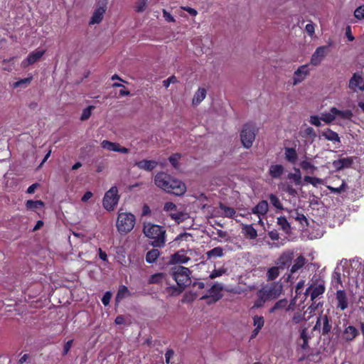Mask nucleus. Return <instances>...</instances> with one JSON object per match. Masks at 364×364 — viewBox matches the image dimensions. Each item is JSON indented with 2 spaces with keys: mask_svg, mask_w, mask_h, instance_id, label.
Masks as SVG:
<instances>
[{
  "mask_svg": "<svg viewBox=\"0 0 364 364\" xmlns=\"http://www.w3.org/2000/svg\"><path fill=\"white\" fill-rule=\"evenodd\" d=\"M171 275L177 283V287H168L167 293L171 296L178 295L185 287L191 284L190 271L186 267L178 266L171 269Z\"/></svg>",
  "mask_w": 364,
  "mask_h": 364,
  "instance_id": "1",
  "label": "nucleus"
},
{
  "mask_svg": "<svg viewBox=\"0 0 364 364\" xmlns=\"http://www.w3.org/2000/svg\"><path fill=\"white\" fill-rule=\"evenodd\" d=\"M144 235L152 240L151 245L154 247H163L166 242V231L163 227L152 223H146L144 225Z\"/></svg>",
  "mask_w": 364,
  "mask_h": 364,
  "instance_id": "2",
  "label": "nucleus"
},
{
  "mask_svg": "<svg viewBox=\"0 0 364 364\" xmlns=\"http://www.w3.org/2000/svg\"><path fill=\"white\" fill-rule=\"evenodd\" d=\"M135 216L131 213L119 212L116 227L121 234H127L131 232L135 225Z\"/></svg>",
  "mask_w": 364,
  "mask_h": 364,
  "instance_id": "3",
  "label": "nucleus"
},
{
  "mask_svg": "<svg viewBox=\"0 0 364 364\" xmlns=\"http://www.w3.org/2000/svg\"><path fill=\"white\" fill-rule=\"evenodd\" d=\"M120 196L117 186H112L106 193L102 199L103 208L110 212L113 211L117 207Z\"/></svg>",
  "mask_w": 364,
  "mask_h": 364,
  "instance_id": "4",
  "label": "nucleus"
},
{
  "mask_svg": "<svg viewBox=\"0 0 364 364\" xmlns=\"http://www.w3.org/2000/svg\"><path fill=\"white\" fill-rule=\"evenodd\" d=\"M283 287L280 283H272L259 289L267 300L278 298L282 292Z\"/></svg>",
  "mask_w": 364,
  "mask_h": 364,
  "instance_id": "5",
  "label": "nucleus"
},
{
  "mask_svg": "<svg viewBox=\"0 0 364 364\" xmlns=\"http://www.w3.org/2000/svg\"><path fill=\"white\" fill-rule=\"evenodd\" d=\"M255 136L256 130L255 127L249 124L245 125L240 134L242 145L247 149L251 147L255 139Z\"/></svg>",
  "mask_w": 364,
  "mask_h": 364,
  "instance_id": "6",
  "label": "nucleus"
},
{
  "mask_svg": "<svg viewBox=\"0 0 364 364\" xmlns=\"http://www.w3.org/2000/svg\"><path fill=\"white\" fill-rule=\"evenodd\" d=\"M195 255H196V252L193 250H181L171 255L170 262L173 264H186Z\"/></svg>",
  "mask_w": 364,
  "mask_h": 364,
  "instance_id": "7",
  "label": "nucleus"
},
{
  "mask_svg": "<svg viewBox=\"0 0 364 364\" xmlns=\"http://www.w3.org/2000/svg\"><path fill=\"white\" fill-rule=\"evenodd\" d=\"M328 53V46H322L318 47L311 57L310 64L314 66L320 65L321 62L324 60V58L327 56Z\"/></svg>",
  "mask_w": 364,
  "mask_h": 364,
  "instance_id": "8",
  "label": "nucleus"
},
{
  "mask_svg": "<svg viewBox=\"0 0 364 364\" xmlns=\"http://www.w3.org/2000/svg\"><path fill=\"white\" fill-rule=\"evenodd\" d=\"M310 73L308 65H302L299 66L294 73L292 78L293 85H297L301 83L307 77Z\"/></svg>",
  "mask_w": 364,
  "mask_h": 364,
  "instance_id": "9",
  "label": "nucleus"
},
{
  "mask_svg": "<svg viewBox=\"0 0 364 364\" xmlns=\"http://www.w3.org/2000/svg\"><path fill=\"white\" fill-rule=\"evenodd\" d=\"M186 191V186L182 181L171 178L168 185V193H173L176 196H182Z\"/></svg>",
  "mask_w": 364,
  "mask_h": 364,
  "instance_id": "10",
  "label": "nucleus"
},
{
  "mask_svg": "<svg viewBox=\"0 0 364 364\" xmlns=\"http://www.w3.org/2000/svg\"><path fill=\"white\" fill-rule=\"evenodd\" d=\"M325 291L324 282L318 280L316 283H314L307 288L306 294H310L311 300L315 299L319 295L323 294Z\"/></svg>",
  "mask_w": 364,
  "mask_h": 364,
  "instance_id": "11",
  "label": "nucleus"
},
{
  "mask_svg": "<svg viewBox=\"0 0 364 364\" xmlns=\"http://www.w3.org/2000/svg\"><path fill=\"white\" fill-rule=\"evenodd\" d=\"M295 302L294 300H291L290 303L287 299H282L277 301L274 306L269 309L270 314H274L281 311H289L293 308Z\"/></svg>",
  "mask_w": 364,
  "mask_h": 364,
  "instance_id": "12",
  "label": "nucleus"
},
{
  "mask_svg": "<svg viewBox=\"0 0 364 364\" xmlns=\"http://www.w3.org/2000/svg\"><path fill=\"white\" fill-rule=\"evenodd\" d=\"M171 177L164 172L158 173L154 178V183L157 187L166 192L168 190L169 182Z\"/></svg>",
  "mask_w": 364,
  "mask_h": 364,
  "instance_id": "13",
  "label": "nucleus"
},
{
  "mask_svg": "<svg viewBox=\"0 0 364 364\" xmlns=\"http://www.w3.org/2000/svg\"><path fill=\"white\" fill-rule=\"evenodd\" d=\"M44 53V50H36L30 53L27 58L22 61L21 66L23 68H26L30 65H33V63L38 62L42 58Z\"/></svg>",
  "mask_w": 364,
  "mask_h": 364,
  "instance_id": "14",
  "label": "nucleus"
},
{
  "mask_svg": "<svg viewBox=\"0 0 364 364\" xmlns=\"http://www.w3.org/2000/svg\"><path fill=\"white\" fill-rule=\"evenodd\" d=\"M101 146L104 149L110 151L119 152L122 154H127L129 152L128 149L121 146L118 143L112 142L108 140H103L101 142Z\"/></svg>",
  "mask_w": 364,
  "mask_h": 364,
  "instance_id": "15",
  "label": "nucleus"
},
{
  "mask_svg": "<svg viewBox=\"0 0 364 364\" xmlns=\"http://www.w3.org/2000/svg\"><path fill=\"white\" fill-rule=\"evenodd\" d=\"M106 10H107V6L105 4H103L102 6H99L98 7H97L95 9V11L90 19L89 24L95 25V24L100 23L103 19V17H104Z\"/></svg>",
  "mask_w": 364,
  "mask_h": 364,
  "instance_id": "16",
  "label": "nucleus"
},
{
  "mask_svg": "<svg viewBox=\"0 0 364 364\" xmlns=\"http://www.w3.org/2000/svg\"><path fill=\"white\" fill-rule=\"evenodd\" d=\"M293 257V251L287 250L284 252L277 259L276 264L279 266V267H281V269H284L285 267L289 266V264L291 262Z\"/></svg>",
  "mask_w": 364,
  "mask_h": 364,
  "instance_id": "17",
  "label": "nucleus"
},
{
  "mask_svg": "<svg viewBox=\"0 0 364 364\" xmlns=\"http://www.w3.org/2000/svg\"><path fill=\"white\" fill-rule=\"evenodd\" d=\"M268 209L269 205L267 201L262 200L252 210V213L258 216L259 223H263L262 217L264 216L267 214Z\"/></svg>",
  "mask_w": 364,
  "mask_h": 364,
  "instance_id": "18",
  "label": "nucleus"
},
{
  "mask_svg": "<svg viewBox=\"0 0 364 364\" xmlns=\"http://www.w3.org/2000/svg\"><path fill=\"white\" fill-rule=\"evenodd\" d=\"M349 88L356 92L357 90L364 91V80L361 75L355 73L349 81Z\"/></svg>",
  "mask_w": 364,
  "mask_h": 364,
  "instance_id": "19",
  "label": "nucleus"
},
{
  "mask_svg": "<svg viewBox=\"0 0 364 364\" xmlns=\"http://www.w3.org/2000/svg\"><path fill=\"white\" fill-rule=\"evenodd\" d=\"M235 215V210L230 207H228L223 204H220L219 207L215 210V216H223L232 218Z\"/></svg>",
  "mask_w": 364,
  "mask_h": 364,
  "instance_id": "20",
  "label": "nucleus"
},
{
  "mask_svg": "<svg viewBox=\"0 0 364 364\" xmlns=\"http://www.w3.org/2000/svg\"><path fill=\"white\" fill-rule=\"evenodd\" d=\"M289 218L294 219L299 224H301L303 227L305 225H308V220L306 216L298 209H294L289 211Z\"/></svg>",
  "mask_w": 364,
  "mask_h": 364,
  "instance_id": "21",
  "label": "nucleus"
},
{
  "mask_svg": "<svg viewBox=\"0 0 364 364\" xmlns=\"http://www.w3.org/2000/svg\"><path fill=\"white\" fill-rule=\"evenodd\" d=\"M300 167L307 173L313 174L317 171L318 168L307 158L305 157L299 163Z\"/></svg>",
  "mask_w": 364,
  "mask_h": 364,
  "instance_id": "22",
  "label": "nucleus"
},
{
  "mask_svg": "<svg viewBox=\"0 0 364 364\" xmlns=\"http://www.w3.org/2000/svg\"><path fill=\"white\" fill-rule=\"evenodd\" d=\"M268 172L272 178H280L284 172V167L281 164H272Z\"/></svg>",
  "mask_w": 364,
  "mask_h": 364,
  "instance_id": "23",
  "label": "nucleus"
},
{
  "mask_svg": "<svg viewBox=\"0 0 364 364\" xmlns=\"http://www.w3.org/2000/svg\"><path fill=\"white\" fill-rule=\"evenodd\" d=\"M158 163L154 160H141L135 164V165L142 170L151 171L155 168Z\"/></svg>",
  "mask_w": 364,
  "mask_h": 364,
  "instance_id": "24",
  "label": "nucleus"
},
{
  "mask_svg": "<svg viewBox=\"0 0 364 364\" xmlns=\"http://www.w3.org/2000/svg\"><path fill=\"white\" fill-rule=\"evenodd\" d=\"M333 112L336 113V118L338 123L341 120H350L353 117V112L350 109H338L335 107Z\"/></svg>",
  "mask_w": 364,
  "mask_h": 364,
  "instance_id": "25",
  "label": "nucleus"
},
{
  "mask_svg": "<svg viewBox=\"0 0 364 364\" xmlns=\"http://www.w3.org/2000/svg\"><path fill=\"white\" fill-rule=\"evenodd\" d=\"M321 136L324 137L326 140L333 143H340L341 141L338 134L331 129H326L323 130L321 132Z\"/></svg>",
  "mask_w": 364,
  "mask_h": 364,
  "instance_id": "26",
  "label": "nucleus"
},
{
  "mask_svg": "<svg viewBox=\"0 0 364 364\" xmlns=\"http://www.w3.org/2000/svg\"><path fill=\"white\" fill-rule=\"evenodd\" d=\"M353 163V159L351 158H342L338 160H335L333 162V166L337 170H341L343 168L350 167Z\"/></svg>",
  "mask_w": 364,
  "mask_h": 364,
  "instance_id": "27",
  "label": "nucleus"
},
{
  "mask_svg": "<svg viewBox=\"0 0 364 364\" xmlns=\"http://www.w3.org/2000/svg\"><path fill=\"white\" fill-rule=\"evenodd\" d=\"M294 173H289L287 178L291 181L295 186H300L301 184V171L298 168H294Z\"/></svg>",
  "mask_w": 364,
  "mask_h": 364,
  "instance_id": "28",
  "label": "nucleus"
},
{
  "mask_svg": "<svg viewBox=\"0 0 364 364\" xmlns=\"http://www.w3.org/2000/svg\"><path fill=\"white\" fill-rule=\"evenodd\" d=\"M336 299L338 301V307L341 310H344L348 307L347 297L344 291H337Z\"/></svg>",
  "mask_w": 364,
  "mask_h": 364,
  "instance_id": "29",
  "label": "nucleus"
},
{
  "mask_svg": "<svg viewBox=\"0 0 364 364\" xmlns=\"http://www.w3.org/2000/svg\"><path fill=\"white\" fill-rule=\"evenodd\" d=\"M335 110V107H331L329 111L324 112L321 113V119L322 121L326 124H331L333 122L336 121V113L333 112Z\"/></svg>",
  "mask_w": 364,
  "mask_h": 364,
  "instance_id": "30",
  "label": "nucleus"
},
{
  "mask_svg": "<svg viewBox=\"0 0 364 364\" xmlns=\"http://www.w3.org/2000/svg\"><path fill=\"white\" fill-rule=\"evenodd\" d=\"M206 97V90L205 88H199L194 94L192 104L195 106L198 105Z\"/></svg>",
  "mask_w": 364,
  "mask_h": 364,
  "instance_id": "31",
  "label": "nucleus"
},
{
  "mask_svg": "<svg viewBox=\"0 0 364 364\" xmlns=\"http://www.w3.org/2000/svg\"><path fill=\"white\" fill-rule=\"evenodd\" d=\"M264 324V317L262 316H255L253 317V325L255 326V330L252 332V337L257 335L259 331L263 327Z\"/></svg>",
  "mask_w": 364,
  "mask_h": 364,
  "instance_id": "32",
  "label": "nucleus"
},
{
  "mask_svg": "<svg viewBox=\"0 0 364 364\" xmlns=\"http://www.w3.org/2000/svg\"><path fill=\"white\" fill-rule=\"evenodd\" d=\"M242 233L250 239H255L257 236V230L250 225H244L242 228Z\"/></svg>",
  "mask_w": 364,
  "mask_h": 364,
  "instance_id": "33",
  "label": "nucleus"
},
{
  "mask_svg": "<svg viewBox=\"0 0 364 364\" xmlns=\"http://www.w3.org/2000/svg\"><path fill=\"white\" fill-rule=\"evenodd\" d=\"M306 263V259L304 256H299L294 262L290 272L291 274L296 272L299 269H300Z\"/></svg>",
  "mask_w": 364,
  "mask_h": 364,
  "instance_id": "34",
  "label": "nucleus"
},
{
  "mask_svg": "<svg viewBox=\"0 0 364 364\" xmlns=\"http://www.w3.org/2000/svg\"><path fill=\"white\" fill-rule=\"evenodd\" d=\"M170 217L177 223H181L188 218V213L182 211H176V213H171Z\"/></svg>",
  "mask_w": 364,
  "mask_h": 364,
  "instance_id": "35",
  "label": "nucleus"
},
{
  "mask_svg": "<svg viewBox=\"0 0 364 364\" xmlns=\"http://www.w3.org/2000/svg\"><path fill=\"white\" fill-rule=\"evenodd\" d=\"M285 159L291 164H295L297 159V153L294 148L285 149Z\"/></svg>",
  "mask_w": 364,
  "mask_h": 364,
  "instance_id": "36",
  "label": "nucleus"
},
{
  "mask_svg": "<svg viewBox=\"0 0 364 364\" xmlns=\"http://www.w3.org/2000/svg\"><path fill=\"white\" fill-rule=\"evenodd\" d=\"M358 333L357 329L353 326L347 327L343 333V338L346 341H352Z\"/></svg>",
  "mask_w": 364,
  "mask_h": 364,
  "instance_id": "37",
  "label": "nucleus"
},
{
  "mask_svg": "<svg viewBox=\"0 0 364 364\" xmlns=\"http://www.w3.org/2000/svg\"><path fill=\"white\" fill-rule=\"evenodd\" d=\"M222 289L223 287L218 284L213 286L210 289V299L213 301H216L221 298L220 291Z\"/></svg>",
  "mask_w": 364,
  "mask_h": 364,
  "instance_id": "38",
  "label": "nucleus"
},
{
  "mask_svg": "<svg viewBox=\"0 0 364 364\" xmlns=\"http://www.w3.org/2000/svg\"><path fill=\"white\" fill-rule=\"evenodd\" d=\"M44 206V203L42 200H28L26 202V208L28 210H36Z\"/></svg>",
  "mask_w": 364,
  "mask_h": 364,
  "instance_id": "39",
  "label": "nucleus"
},
{
  "mask_svg": "<svg viewBox=\"0 0 364 364\" xmlns=\"http://www.w3.org/2000/svg\"><path fill=\"white\" fill-rule=\"evenodd\" d=\"M304 181L307 183L311 184L314 187H318L319 185L323 184V179L310 176H305Z\"/></svg>",
  "mask_w": 364,
  "mask_h": 364,
  "instance_id": "40",
  "label": "nucleus"
},
{
  "mask_svg": "<svg viewBox=\"0 0 364 364\" xmlns=\"http://www.w3.org/2000/svg\"><path fill=\"white\" fill-rule=\"evenodd\" d=\"M149 0H137L135 3L134 10L137 13L144 12L148 7Z\"/></svg>",
  "mask_w": 364,
  "mask_h": 364,
  "instance_id": "41",
  "label": "nucleus"
},
{
  "mask_svg": "<svg viewBox=\"0 0 364 364\" xmlns=\"http://www.w3.org/2000/svg\"><path fill=\"white\" fill-rule=\"evenodd\" d=\"M160 252L157 249H152L149 251L146 256V260L148 263H153L159 257Z\"/></svg>",
  "mask_w": 364,
  "mask_h": 364,
  "instance_id": "42",
  "label": "nucleus"
},
{
  "mask_svg": "<svg viewBox=\"0 0 364 364\" xmlns=\"http://www.w3.org/2000/svg\"><path fill=\"white\" fill-rule=\"evenodd\" d=\"M208 258L220 257L223 255V249L220 247H216L207 252Z\"/></svg>",
  "mask_w": 364,
  "mask_h": 364,
  "instance_id": "43",
  "label": "nucleus"
},
{
  "mask_svg": "<svg viewBox=\"0 0 364 364\" xmlns=\"http://www.w3.org/2000/svg\"><path fill=\"white\" fill-rule=\"evenodd\" d=\"M257 299L255 301L253 308H259L264 305V304L268 301L267 299L263 295L260 290L257 292Z\"/></svg>",
  "mask_w": 364,
  "mask_h": 364,
  "instance_id": "44",
  "label": "nucleus"
},
{
  "mask_svg": "<svg viewBox=\"0 0 364 364\" xmlns=\"http://www.w3.org/2000/svg\"><path fill=\"white\" fill-rule=\"evenodd\" d=\"M279 269H281V267H279L277 265V267L269 268L267 273V279L269 280H274L276 279L279 274Z\"/></svg>",
  "mask_w": 364,
  "mask_h": 364,
  "instance_id": "45",
  "label": "nucleus"
},
{
  "mask_svg": "<svg viewBox=\"0 0 364 364\" xmlns=\"http://www.w3.org/2000/svg\"><path fill=\"white\" fill-rule=\"evenodd\" d=\"M270 203L277 209L283 210V205L279 199V198L274 194H270L269 196Z\"/></svg>",
  "mask_w": 364,
  "mask_h": 364,
  "instance_id": "46",
  "label": "nucleus"
},
{
  "mask_svg": "<svg viewBox=\"0 0 364 364\" xmlns=\"http://www.w3.org/2000/svg\"><path fill=\"white\" fill-rule=\"evenodd\" d=\"M32 77H26L15 82L13 84V87H26L31 81Z\"/></svg>",
  "mask_w": 364,
  "mask_h": 364,
  "instance_id": "47",
  "label": "nucleus"
},
{
  "mask_svg": "<svg viewBox=\"0 0 364 364\" xmlns=\"http://www.w3.org/2000/svg\"><path fill=\"white\" fill-rule=\"evenodd\" d=\"M128 294H129L128 289L126 287L122 286L119 288V289L117 292V294L116 296V300L117 301H119L120 300L123 299L127 296H128Z\"/></svg>",
  "mask_w": 364,
  "mask_h": 364,
  "instance_id": "48",
  "label": "nucleus"
},
{
  "mask_svg": "<svg viewBox=\"0 0 364 364\" xmlns=\"http://www.w3.org/2000/svg\"><path fill=\"white\" fill-rule=\"evenodd\" d=\"M278 225L283 230L287 232L290 229V225L285 217H279L277 218Z\"/></svg>",
  "mask_w": 364,
  "mask_h": 364,
  "instance_id": "49",
  "label": "nucleus"
},
{
  "mask_svg": "<svg viewBox=\"0 0 364 364\" xmlns=\"http://www.w3.org/2000/svg\"><path fill=\"white\" fill-rule=\"evenodd\" d=\"M164 210L170 215L171 213H176L177 206L172 202H166L164 204Z\"/></svg>",
  "mask_w": 364,
  "mask_h": 364,
  "instance_id": "50",
  "label": "nucleus"
},
{
  "mask_svg": "<svg viewBox=\"0 0 364 364\" xmlns=\"http://www.w3.org/2000/svg\"><path fill=\"white\" fill-rule=\"evenodd\" d=\"M354 16L358 20L364 19V4L355 9V10L354 11Z\"/></svg>",
  "mask_w": 364,
  "mask_h": 364,
  "instance_id": "51",
  "label": "nucleus"
},
{
  "mask_svg": "<svg viewBox=\"0 0 364 364\" xmlns=\"http://www.w3.org/2000/svg\"><path fill=\"white\" fill-rule=\"evenodd\" d=\"M164 279V274L162 273H157L152 275L149 279V283L155 284L159 283Z\"/></svg>",
  "mask_w": 364,
  "mask_h": 364,
  "instance_id": "52",
  "label": "nucleus"
},
{
  "mask_svg": "<svg viewBox=\"0 0 364 364\" xmlns=\"http://www.w3.org/2000/svg\"><path fill=\"white\" fill-rule=\"evenodd\" d=\"M321 115L320 117L317 115H312L309 118V123L312 125H314L316 127H321Z\"/></svg>",
  "mask_w": 364,
  "mask_h": 364,
  "instance_id": "53",
  "label": "nucleus"
},
{
  "mask_svg": "<svg viewBox=\"0 0 364 364\" xmlns=\"http://www.w3.org/2000/svg\"><path fill=\"white\" fill-rule=\"evenodd\" d=\"M304 136H309L313 140L316 137V134L314 131V129L311 127H308L303 131Z\"/></svg>",
  "mask_w": 364,
  "mask_h": 364,
  "instance_id": "54",
  "label": "nucleus"
},
{
  "mask_svg": "<svg viewBox=\"0 0 364 364\" xmlns=\"http://www.w3.org/2000/svg\"><path fill=\"white\" fill-rule=\"evenodd\" d=\"M284 191L289 196L295 197L298 195V191L290 184H286Z\"/></svg>",
  "mask_w": 364,
  "mask_h": 364,
  "instance_id": "55",
  "label": "nucleus"
},
{
  "mask_svg": "<svg viewBox=\"0 0 364 364\" xmlns=\"http://www.w3.org/2000/svg\"><path fill=\"white\" fill-rule=\"evenodd\" d=\"M181 159V155L178 154H175L171 156L168 159L170 163L173 165V167L177 168L178 165V161Z\"/></svg>",
  "mask_w": 364,
  "mask_h": 364,
  "instance_id": "56",
  "label": "nucleus"
},
{
  "mask_svg": "<svg viewBox=\"0 0 364 364\" xmlns=\"http://www.w3.org/2000/svg\"><path fill=\"white\" fill-rule=\"evenodd\" d=\"M322 322L323 324V333L326 334V333H328L331 330V326L329 325L328 319L326 316H324L322 317Z\"/></svg>",
  "mask_w": 364,
  "mask_h": 364,
  "instance_id": "57",
  "label": "nucleus"
},
{
  "mask_svg": "<svg viewBox=\"0 0 364 364\" xmlns=\"http://www.w3.org/2000/svg\"><path fill=\"white\" fill-rule=\"evenodd\" d=\"M301 338L303 340V343L301 345L303 348H306L308 343L309 337L306 333V328H304L302 329L301 332Z\"/></svg>",
  "mask_w": 364,
  "mask_h": 364,
  "instance_id": "58",
  "label": "nucleus"
},
{
  "mask_svg": "<svg viewBox=\"0 0 364 364\" xmlns=\"http://www.w3.org/2000/svg\"><path fill=\"white\" fill-rule=\"evenodd\" d=\"M176 82H178V80H177L176 77H175L174 75H172V76L169 77L168 78H167L166 80L163 81V85L167 88L169 87V85L171 84H175Z\"/></svg>",
  "mask_w": 364,
  "mask_h": 364,
  "instance_id": "59",
  "label": "nucleus"
},
{
  "mask_svg": "<svg viewBox=\"0 0 364 364\" xmlns=\"http://www.w3.org/2000/svg\"><path fill=\"white\" fill-rule=\"evenodd\" d=\"M93 108L92 106H90L82 111L80 119L84 121L87 119L91 115V110Z\"/></svg>",
  "mask_w": 364,
  "mask_h": 364,
  "instance_id": "60",
  "label": "nucleus"
},
{
  "mask_svg": "<svg viewBox=\"0 0 364 364\" xmlns=\"http://www.w3.org/2000/svg\"><path fill=\"white\" fill-rule=\"evenodd\" d=\"M328 189H329L331 192L335 193H340L346 189V183L344 181L342 182V184L338 188H333L332 186H327Z\"/></svg>",
  "mask_w": 364,
  "mask_h": 364,
  "instance_id": "61",
  "label": "nucleus"
},
{
  "mask_svg": "<svg viewBox=\"0 0 364 364\" xmlns=\"http://www.w3.org/2000/svg\"><path fill=\"white\" fill-rule=\"evenodd\" d=\"M163 16L166 21L174 23L176 21L174 17L166 9H163Z\"/></svg>",
  "mask_w": 364,
  "mask_h": 364,
  "instance_id": "62",
  "label": "nucleus"
},
{
  "mask_svg": "<svg viewBox=\"0 0 364 364\" xmlns=\"http://www.w3.org/2000/svg\"><path fill=\"white\" fill-rule=\"evenodd\" d=\"M303 320H304V316L301 313H296L292 317V322L296 324L299 323Z\"/></svg>",
  "mask_w": 364,
  "mask_h": 364,
  "instance_id": "63",
  "label": "nucleus"
},
{
  "mask_svg": "<svg viewBox=\"0 0 364 364\" xmlns=\"http://www.w3.org/2000/svg\"><path fill=\"white\" fill-rule=\"evenodd\" d=\"M225 272V271L223 269H215L210 273V277L211 279H215L218 277L222 276Z\"/></svg>",
  "mask_w": 364,
  "mask_h": 364,
  "instance_id": "64",
  "label": "nucleus"
}]
</instances>
